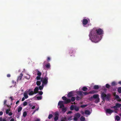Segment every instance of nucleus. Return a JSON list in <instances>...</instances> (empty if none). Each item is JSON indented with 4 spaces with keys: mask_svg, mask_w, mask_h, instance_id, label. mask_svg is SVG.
<instances>
[{
    "mask_svg": "<svg viewBox=\"0 0 121 121\" xmlns=\"http://www.w3.org/2000/svg\"><path fill=\"white\" fill-rule=\"evenodd\" d=\"M103 34V30L100 29H97L93 28L91 30L89 36L92 42L96 43L99 41L101 39V36Z\"/></svg>",
    "mask_w": 121,
    "mask_h": 121,
    "instance_id": "obj_1",
    "label": "nucleus"
},
{
    "mask_svg": "<svg viewBox=\"0 0 121 121\" xmlns=\"http://www.w3.org/2000/svg\"><path fill=\"white\" fill-rule=\"evenodd\" d=\"M101 96L102 99L104 102L105 99L108 101L110 99L111 95L110 94L106 95L104 92H103L101 93Z\"/></svg>",
    "mask_w": 121,
    "mask_h": 121,
    "instance_id": "obj_2",
    "label": "nucleus"
},
{
    "mask_svg": "<svg viewBox=\"0 0 121 121\" xmlns=\"http://www.w3.org/2000/svg\"><path fill=\"white\" fill-rule=\"evenodd\" d=\"M58 105L60 106V108H62V111L64 113L66 111V108H64V106L63 104V101H60L59 102L58 104Z\"/></svg>",
    "mask_w": 121,
    "mask_h": 121,
    "instance_id": "obj_3",
    "label": "nucleus"
},
{
    "mask_svg": "<svg viewBox=\"0 0 121 121\" xmlns=\"http://www.w3.org/2000/svg\"><path fill=\"white\" fill-rule=\"evenodd\" d=\"M47 74H46L45 77L44 78H42L41 79V82H42V84L43 85H46L48 83V78L46 77Z\"/></svg>",
    "mask_w": 121,
    "mask_h": 121,
    "instance_id": "obj_4",
    "label": "nucleus"
},
{
    "mask_svg": "<svg viewBox=\"0 0 121 121\" xmlns=\"http://www.w3.org/2000/svg\"><path fill=\"white\" fill-rule=\"evenodd\" d=\"M106 113L111 114L112 113L114 112V111L113 110H111L110 109H107L106 110Z\"/></svg>",
    "mask_w": 121,
    "mask_h": 121,
    "instance_id": "obj_5",
    "label": "nucleus"
},
{
    "mask_svg": "<svg viewBox=\"0 0 121 121\" xmlns=\"http://www.w3.org/2000/svg\"><path fill=\"white\" fill-rule=\"evenodd\" d=\"M99 97V95L98 94L94 95H93V96H91L90 99H92L93 98L96 99Z\"/></svg>",
    "mask_w": 121,
    "mask_h": 121,
    "instance_id": "obj_6",
    "label": "nucleus"
},
{
    "mask_svg": "<svg viewBox=\"0 0 121 121\" xmlns=\"http://www.w3.org/2000/svg\"><path fill=\"white\" fill-rule=\"evenodd\" d=\"M88 22V21L86 19H84L82 21V23L84 25H86L87 24Z\"/></svg>",
    "mask_w": 121,
    "mask_h": 121,
    "instance_id": "obj_7",
    "label": "nucleus"
},
{
    "mask_svg": "<svg viewBox=\"0 0 121 121\" xmlns=\"http://www.w3.org/2000/svg\"><path fill=\"white\" fill-rule=\"evenodd\" d=\"M39 88L38 87H36L34 89V92L35 94L37 93L38 92Z\"/></svg>",
    "mask_w": 121,
    "mask_h": 121,
    "instance_id": "obj_8",
    "label": "nucleus"
},
{
    "mask_svg": "<svg viewBox=\"0 0 121 121\" xmlns=\"http://www.w3.org/2000/svg\"><path fill=\"white\" fill-rule=\"evenodd\" d=\"M73 91L70 92L68 94L67 96L68 97H70L72 96L73 95Z\"/></svg>",
    "mask_w": 121,
    "mask_h": 121,
    "instance_id": "obj_9",
    "label": "nucleus"
},
{
    "mask_svg": "<svg viewBox=\"0 0 121 121\" xmlns=\"http://www.w3.org/2000/svg\"><path fill=\"white\" fill-rule=\"evenodd\" d=\"M70 102L71 100L70 99L67 98L65 101L64 103L65 104H67L70 103Z\"/></svg>",
    "mask_w": 121,
    "mask_h": 121,
    "instance_id": "obj_10",
    "label": "nucleus"
},
{
    "mask_svg": "<svg viewBox=\"0 0 121 121\" xmlns=\"http://www.w3.org/2000/svg\"><path fill=\"white\" fill-rule=\"evenodd\" d=\"M23 74H22V73H21L20 76H19L18 77V78H17V80H21V79L22 78V76H23Z\"/></svg>",
    "mask_w": 121,
    "mask_h": 121,
    "instance_id": "obj_11",
    "label": "nucleus"
},
{
    "mask_svg": "<svg viewBox=\"0 0 121 121\" xmlns=\"http://www.w3.org/2000/svg\"><path fill=\"white\" fill-rule=\"evenodd\" d=\"M24 96L26 99L28 97V96L27 95V94L26 92H25L24 93Z\"/></svg>",
    "mask_w": 121,
    "mask_h": 121,
    "instance_id": "obj_12",
    "label": "nucleus"
},
{
    "mask_svg": "<svg viewBox=\"0 0 121 121\" xmlns=\"http://www.w3.org/2000/svg\"><path fill=\"white\" fill-rule=\"evenodd\" d=\"M115 98L116 99H119V100H118V101L119 102L121 101V99H120L119 98V96L118 95H115Z\"/></svg>",
    "mask_w": 121,
    "mask_h": 121,
    "instance_id": "obj_13",
    "label": "nucleus"
},
{
    "mask_svg": "<svg viewBox=\"0 0 121 121\" xmlns=\"http://www.w3.org/2000/svg\"><path fill=\"white\" fill-rule=\"evenodd\" d=\"M111 85L112 86H115L117 85V83L115 82L114 81L112 82Z\"/></svg>",
    "mask_w": 121,
    "mask_h": 121,
    "instance_id": "obj_14",
    "label": "nucleus"
},
{
    "mask_svg": "<svg viewBox=\"0 0 121 121\" xmlns=\"http://www.w3.org/2000/svg\"><path fill=\"white\" fill-rule=\"evenodd\" d=\"M44 85L42 84L41 86H40L39 87V89L40 90H42L43 88Z\"/></svg>",
    "mask_w": 121,
    "mask_h": 121,
    "instance_id": "obj_15",
    "label": "nucleus"
},
{
    "mask_svg": "<svg viewBox=\"0 0 121 121\" xmlns=\"http://www.w3.org/2000/svg\"><path fill=\"white\" fill-rule=\"evenodd\" d=\"M116 105L117 108H119L121 107V104L117 103L116 104Z\"/></svg>",
    "mask_w": 121,
    "mask_h": 121,
    "instance_id": "obj_16",
    "label": "nucleus"
},
{
    "mask_svg": "<svg viewBox=\"0 0 121 121\" xmlns=\"http://www.w3.org/2000/svg\"><path fill=\"white\" fill-rule=\"evenodd\" d=\"M69 53L70 55V56H71L72 55L71 54L73 53V51L72 49H71L69 50Z\"/></svg>",
    "mask_w": 121,
    "mask_h": 121,
    "instance_id": "obj_17",
    "label": "nucleus"
},
{
    "mask_svg": "<svg viewBox=\"0 0 121 121\" xmlns=\"http://www.w3.org/2000/svg\"><path fill=\"white\" fill-rule=\"evenodd\" d=\"M35 94L34 92L33 91H31L29 93V95H32Z\"/></svg>",
    "mask_w": 121,
    "mask_h": 121,
    "instance_id": "obj_18",
    "label": "nucleus"
},
{
    "mask_svg": "<svg viewBox=\"0 0 121 121\" xmlns=\"http://www.w3.org/2000/svg\"><path fill=\"white\" fill-rule=\"evenodd\" d=\"M99 102V97L98 98H97L96 99V100H95V103H97L98 102Z\"/></svg>",
    "mask_w": 121,
    "mask_h": 121,
    "instance_id": "obj_19",
    "label": "nucleus"
},
{
    "mask_svg": "<svg viewBox=\"0 0 121 121\" xmlns=\"http://www.w3.org/2000/svg\"><path fill=\"white\" fill-rule=\"evenodd\" d=\"M82 90L83 91H86L87 90L88 88L86 87L83 86L82 88Z\"/></svg>",
    "mask_w": 121,
    "mask_h": 121,
    "instance_id": "obj_20",
    "label": "nucleus"
},
{
    "mask_svg": "<svg viewBox=\"0 0 121 121\" xmlns=\"http://www.w3.org/2000/svg\"><path fill=\"white\" fill-rule=\"evenodd\" d=\"M85 113L87 115H90V112L88 110H86L85 111Z\"/></svg>",
    "mask_w": 121,
    "mask_h": 121,
    "instance_id": "obj_21",
    "label": "nucleus"
},
{
    "mask_svg": "<svg viewBox=\"0 0 121 121\" xmlns=\"http://www.w3.org/2000/svg\"><path fill=\"white\" fill-rule=\"evenodd\" d=\"M37 70V75L38 76H41V73L38 70Z\"/></svg>",
    "mask_w": 121,
    "mask_h": 121,
    "instance_id": "obj_22",
    "label": "nucleus"
},
{
    "mask_svg": "<svg viewBox=\"0 0 121 121\" xmlns=\"http://www.w3.org/2000/svg\"><path fill=\"white\" fill-rule=\"evenodd\" d=\"M111 108H114L115 111H117L118 110L117 109V108L116 105L112 107Z\"/></svg>",
    "mask_w": 121,
    "mask_h": 121,
    "instance_id": "obj_23",
    "label": "nucleus"
},
{
    "mask_svg": "<svg viewBox=\"0 0 121 121\" xmlns=\"http://www.w3.org/2000/svg\"><path fill=\"white\" fill-rule=\"evenodd\" d=\"M45 66L47 68H49L50 67V64L48 63V64L46 65H45Z\"/></svg>",
    "mask_w": 121,
    "mask_h": 121,
    "instance_id": "obj_24",
    "label": "nucleus"
},
{
    "mask_svg": "<svg viewBox=\"0 0 121 121\" xmlns=\"http://www.w3.org/2000/svg\"><path fill=\"white\" fill-rule=\"evenodd\" d=\"M74 107L75 106L73 105H71L70 107V110H73L74 109Z\"/></svg>",
    "mask_w": 121,
    "mask_h": 121,
    "instance_id": "obj_25",
    "label": "nucleus"
},
{
    "mask_svg": "<svg viewBox=\"0 0 121 121\" xmlns=\"http://www.w3.org/2000/svg\"><path fill=\"white\" fill-rule=\"evenodd\" d=\"M80 120L81 121H84L85 120V118L84 117L82 116L80 117Z\"/></svg>",
    "mask_w": 121,
    "mask_h": 121,
    "instance_id": "obj_26",
    "label": "nucleus"
},
{
    "mask_svg": "<svg viewBox=\"0 0 121 121\" xmlns=\"http://www.w3.org/2000/svg\"><path fill=\"white\" fill-rule=\"evenodd\" d=\"M41 81H38L36 82L37 85L38 86H39L41 84Z\"/></svg>",
    "mask_w": 121,
    "mask_h": 121,
    "instance_id": "obj_27",
    "label": "nucleus"
},
{
    "mask_svg": "<svg viewBox=\"0 0 121 121\" xmlns=\"http://www.w3.org/2000/svg\"><path fill=\"white\" fill-rule=\"evenodd\" d=\"M99 88V87L98 85H95L94 86V89H98Z\"/></svg>",
    "mask_w": 121,
    "mask_h": 121,
    "instance_id": "obj_28",
    "label": "nucleus"
},
{
    "mask_svg": "<svg viewBox=\"0 0 121 121\" xmlns=\"http://www.w3.org/2000/svg\"><path fill=\"white\" fill-rule=\"evenodd\" d=\"M118 91L119 93H121V87H119L118 88Z\"/></svg>",
    "mask_w": 121,
    "mask_h": 121,
    "instance_id": "obj_29",
    "label": "nucleus"
},
{
    "mask_svg": "<svg viewBox=\"0 0 121 121\" xmlns=\"http://www.w3.org/2000/svg\"><path fill=\"white\" fill-rule=\"evenodd\" d=\"M116 119L117 121H119L120 120V117L118 116H116Z\"/></svg>",
    "mask_w": 121,
    "mask_h": 121,
    "instance_id": "obj_30",
    "label": "nucleus"
},
{
    "mask_svg": "<svg viewBox=\"0 0 121 121\" xmlns=\"http://www.w3.org/2000/svg\"><path fill=\"white\" fill-rule=\"evenodd\" d=\"M59 117L58 116H56L54 118V119L55 121H57Z\"/></svg>",
    "mask_w": 121,
    "mask_h": 121,
    "instance_id": "obj_31",
    "label": "nucleus"
},
{
    "mask_svg": "<svg viewBox=\"0 0 121 121\" xmlns=\"http://www.w3.org/2000/svg\"><path fill=\"white\" fill-rule=\"evenodd\" d=\"M80 116V113H77L76 114L75 117H76L78 118H79Z\"/></svg>",
    "mask_w": 121,
    "mask_h": 121,
    "instance_id": "obj_32",
    "label": "nucleus"
},
{
    "mask_svg": "<svg viewBox=\"0 0 121 121\" xmlns=\"http://www.w3.org/2000/svg\"><path fill=\"white\" fill-rule=\"evenodd\" d=\"M66 119V117H62L61 118V121H65Z\"/></svg>",
    "mask_w": 121,
    "mask_h": 121,
    "instance_id": "obj_33",
    "label": "nucleus"
},
{
    "mask_svg": "<svg viewBox=\"0 0 121 121\" xmlns=\"http://www.w3.org/2000/svg\"><path fill=\"white\" fill-rule=\"evenodd\" d=\"M82 92H83L81 91H78V93L81 96H83L82 94Z\"/></svg>",
    "mask_w": 121,
    "mask_h": 121,
    "instance_id": "obj_34",
    "label": "nucleus"
},
{
    "mask_svg": "<svg viewBox=\"0 0 121 121\" xmlns=\"http://www.w3.org/2000/svg\"><path fill=\"white\" fill-rule=\"evenodd\" d=\"M74 108V109L76 111H78L79 110V108L77 106H75Z\"/></svg>",
    "mask_w": 121,
    "mask_h": 121,
    "instance_id": "obj_35",
    "label": "nucleus"
},
{
    "mask_svg": "<svg viewBox=\"0 0 121 121\" xmlns=\"http://www.w3.org/2000/svg\"><path fill=\"white\" fill-rule=\"evenodd\" d=\"M22 107H19L18 108V110H17V111H18V112H20L22 110Z\"/></svg>",
    "mask_w": 121,
    "mask_h": 121,
    "instance_id": "obj_36",
    "label": "nucleus"
},
{
    "mask_svg": "<svg viewBox=\"0 0 121 121\" xmlns=\"http://www.w3.org/2000/svg\"><path fill=\"white\" fill-rule=\"evenodd\" d=\"M53 116L52 114H50L49 115L48 118L49 119H50Z\"/></svg>",
    "mask_w": 121,
    "mask_h": 121,
    "instance_id": "obj_37",
    "label": "nucleus"
},
{
    "mask_svg": "<svg viewBox=\"0 0 121 121\" xmlns=\"http://www.w3.org/2000/svg\"><path fill=\"white\" fill-rule=\"evenodd\" d=\"M81 99V97L77 96L76 97V100H78L80 99Z\"/></svg>",
    "mask_w": 121,
    "mask_h": 121,
    "instance_id": "obj_38",
    "label": "nucleus"
},
{
    "mask_svg": "<svg viewBox=\"0 0 121 121\" xmlns=\"http://www.w3.org/2000/svg\"><path fill=\"white\" fill-rule=\"evenodd\" d=\"M27 114V113L26 112H23V116L24 117H25L26 116Z\"/></svg>",
    "mask_w": 121,
    "mask_h": 121,
    "instance_id": "obj_39",
    "label": "nucleus"
},
{
    "mask_svg": "<svg viewBox=\"0 0 121 121\" xmlns=\"http://www.w3.org/2000/svg\"><path fill=\"white\" fill-rule=\"evenodd\" d=\"M75 97H73L71 98V100L72 102H73L75 101Z\"/></svg>",
    "mask_w": 121,
    "mask_h": 121,
    "instance_id": "obj_40",
    "label": "nucleus"
},
{
    "mask_svg": "<svg viewBox=\"0 0 121 121\" xmlns=\"http://www.w3.org/2000/svg\"><path fill=\"white\" fill-rule=\"evenodd\" d=\"M38 92V95H41L43 94V92L42 91H39Z\"/></svg>",
    "mask_w": 121,
    "mask_h": 121,
    "instance_id": "obj_41",
    "label": "nucleus"
},
{
    "mask_svg": "<svg viewBox=\"0 0 121 121\" xmlns=\"http://www.w3.org/2000/svg\"><path fill=\"white\" fill-rule=\"evenodd\" d=\"M36 79L37 80H38L40 79L41 80V76H37L36 77Z\"/></svg>",
    "mask_w": 121,
    "mask_h": 121,
    "instance_id": "obj_42",
    "label": "nucleus"
},
{
    "mask_svg": "<svg viewBox=\"0 0 121 121\" xmlns=\"http://www.w3.org/2000/svg\"><path fill=\"white\" fill-rule=\"evenodd\" d=\"M95 93V91L94 90L91 91L89 92V94H93Z\"/></svg>",
    "mask_w": 121,
    "mask_h": 121,
    "instance_id": "obj_43",
    "label": "nucleus"
},
{
    "mask_svg": "<svg viewBox=\"0 0 121 121\" xmlns=\"http://www.w3.org/2000/svg\"><path fill=\"white\" fill-rule=\"evenodd\" d=\"M38 100H41L42 99V96H37L36 97Z\"/></svg>",
    "mask_w": 121,
    "mask_h": 121,
    "instance_id": "obj_44",
    "label": "nucleus"
},
{
    "mask_svg": "<svg viewBox=\"0 0 121 121\" xmlns=\"http://www.w3.org/2000/svg\"><path fill=\"white\" fill-rule=\"evenodd\" d=\"M26 78H27V79H29L30 78V76L29 75L27 74L25 77Z\"/></svg>",
    "mask_w": 121,
    "mask_h": 121,
    "instance_id": "obj_45",
    "label": "nucleus"
},
{
    "mask_svg": "<svg viewBox=\"0 0 121 121\" xmlns=\"http://www.w3.org/2000/svg\"><path fill=\"white\" fill-rule=\"evenodd\" d=\"M62 99L63 100L65 101L67 99V98L65 96H64L62 97Z\"/></svg>",
    "mask_w": 121,
    "mask_h": 121,
    "instance_id": "obj_46",
    "label": "nucleus"
},
{
    "mask_svg": "<svg viewBox=\"0 0 121 121\" xmlns=\"http://www.w3.org/2000/svg\"><path fill=\"white\" fill-rule=\"evenodd\" d=\"M106 86L107 88H109L110 87V86L108 84H106Z\"/></svg>",
    "mask_w": 121,
    "mask_h": 121,
    "instance_id": "obj_47",
    "label": "nucleus"
},
{
    "mask_svg": "<svg viewBox=\"0 0 121 121\" xmlns=\"http://www.w3.org/2000/svg\"><path fill=\"white\" fill-rule=\"evenodd\" d=\"M85 95H86L88 94L89 93V92H88L86 91L85 92H82Z\"/></svg>",
    "mask_w": 121,
    "mask_h": 121,
    "instance_id": "obj_48",
    "label": "nucleus"
},
{
    "mask_svg": "<svg viewBox=\"0 0 121 121\" xmlns=\"http://www.w3.org/2000/svg\"><path fill=\"white\" fill-rule=\"evenodd\" d=\"M9 109H7L6 111V114H7L9 113V112L10 111Z\"/></svg>",
    "mask_w": 121,
    "mask_h": 121,
    "instance_id": "obj_49",
    "label": "nucleus"
},
{
    "mask_svg": "<svg viewBox=\"0 0 121 121\" xmlns=\"http://www.w3.org/2000/svg\"><path fill=\"white\" fill-rule=\"evenodd\" d=\"M87 106V105H82L80 107L81 108H84L86 107Z\"/></svg>",
    "mask_w": 121,
    "mask_h": 121,
    "instance_id": "obj_50",
    "label": "nucleus"
},
{
    "mask_svg": "<svg viewBox=\"0 0 121 121\" xmlns=\"http://www.w3.org/2000/svg\"><path fill=\"white\" fill-rule=\"evenodd\" d=\"M31 89H29L28 90H27L25 92H26L27 93V94L30 91Z\"/></svg>",
    "mask_w": 121,
    "mask_h": 121,
    "instance_id": "obj_51",
    "label": "nucleus"
},
{
    "mask_svg": "<svg viewBox=\"0 0 121 121\" xmlns=\"http://www.w3.org/2000/svg\"><path fill=\"white\" fill-rule=\"evenodd\" d=\"M27 104V102H26L25 101L23 103V105L24 106L26 105Z\"/></svg>",
    "mask_w": 121,
    "mask_h": 121,
    "instance_id": "obj_52",
    "label": "nucleus"
},
{
    "mask_svg": "<svg viewBox=\"0 0 121 121\" xmlns=\"http://www.w3.org/2000/svg\"><path fill=\"white\" fill-rule=\"evenodd\" d=\"M20 115V114L19 113L17 114V115H16V117H17V118H18L19 117Z\"/></svg>",
    "mask_w": 121,
    "mask_h": 121,
    "instance_id": "obj_53",
    "label": "nucleus"
},
{
    "mask_svg": "<svg viewBox=\"0 0 121 121\" xmlns=\"http://www.w3.org/2000/svg\"><path fill=\"white\" fill-rule=\"evenodd\" d=\"M78 118L76 117H75L74 118V120L75 121H77Z\"/></svg>",
    "mask_w": 121,
    "mask_h": 121,
    "instance_id": "obj_54",
    "label": "nucleus"
},
{
    "mask_svg": "<svg viewBox=\"0 0 121 121\" xmlns=\"http://www.w3.org/2000/svg\"><path fill=\"white\" fill-rule=\"evenodd\" d=\"M51 59L50 57H47V60L48 61H49Z\"/></svg>",
    "mask_w": 121,
    "mask_h": 121,
    "instance_id": "obj_55",
    "label": "nucleus"
},
{
    "mask_svg": "<svg viewBox=\"0 0 121 121\" xmlns=\"http://www.w3.org/2000/svg\"><path fill=\"white\" fill-rule=\"evenodd\" d=\"M8 114L9 116H11L12 115L13 113L12 112H10Z\"/></svg>",
    "mask_w": 121,
    "mask_h": 121,
    "instance_id": "obj_56",
    "label": "nucleus"
},
{
    "mask_svg": "<svg viewBox=\"0 0 121 121\" xmlns=\"http://www.w3.org/2000/svg\"><path fill=\"white\" fill-rule=\"evenodd\" d=\"M7 77H10L11 76V75L9 74H8L7 75Z\"/></svg>",
    "mask_w": 121,
    "mask_h": 121,
    "instance_id": "obj_57",
    "label": "nucleus"
},
{
    "mask_svg": "<svg viewBox=\"0 0 121 121\" xmlns=\"http://www.w3.org/2000/svg\"><path fill=\"white\" fill-rule=\"evenodd\" d=\"M10 98L11 99V101H12L14 99L13 98V97L12 96H11L10 97Z\"/></svg>",
    "mask_w": 121,
    "mask_h": 121,
    "instance_id": "obj_58",
    "label": "nucleus"
},
{
    "mask_svg": "<svg viewBox=\"0 0 121 121\" xmlns=\"http://www.w3.org/2000/svg\"><path fill=\"white\" fill-rule=\"evenodd\" d=\"M12 82L14 83V85H15L16 84V82H15L14 80H13L12 81Z\"/></svg>",
    "mask_w": 121,
    "mask_h": 121,
    "instance_id": "obj_59",
    "label": "nucleus"
},
{
    "mask_svg": "<svg viewBox=\"0 0 121 121\" xmlns=\"http://www.w3.org/2000/svg\"><path fill=\"white\" fill-rule=\"evenodd\" d=\"M35 121H40V119H39L37 118Z\"/></svg>",
    "mask_w": 121,
    "mask_h": 121,
    "instance_id": "obj_60",
    "label": "nucleus"
},
{
    "mask_svg": "<svg viewBox=\"0 0 121 121\" xmlns=\"http://www.w3.org/2000/svg\"><path fill=\"white\" fill-rule=\"evenodd\" d=\"M3 114V112L2 111L0 112V116L2 115Z\"/></svg>",
    "mask_w": 121,
    "mask_h": 121,
    "instance_id": "obj_61",
    "label": "nucleus"
},
{
    "mask_svg": "<svg viewBox=\"0 0 121 121\" xmlns=\"http://www.w3.org/2000/svg\"><path fill=\"white\" fill-rule=\"evenodd\" d=\"M25 98L24 97H22V101H24L25 100Z\"/></svg>",
    "mask_w": 121,
    "mask_h": 121,
    "instance_id": "obj_62",
    "label": "nucleus"
},
{
    "mask_svg": "<svg viewBox=\"0 0 121 121\" xmlns=\"http://www.w3.org/2000/svg\"><path fill=\"white\" fill-rule=\"evenodd\" d=\"M10 121H14V120L13 118H12Z\"/></svg>",
    "mask_w": 121,
    "mask_h": 121,
    "instance_id": "obj_63",
    "label": "nucleus"
},
{
    "mask_svg": "<svg viewBox=\"0 0 121 121\" xmlns=\"http://www.w3.org/2000/svg\"><path fill=\"white\" fill-rule=\"evenodd\" d=\"M2 121H6V120L5 119L3 118L2 119Z\"/></svg>",
    "mask_w": 121,
    "mask_h": 121,
    "instance_id": "obj_64",
    "label": "nucleus"
}]
</instances>
